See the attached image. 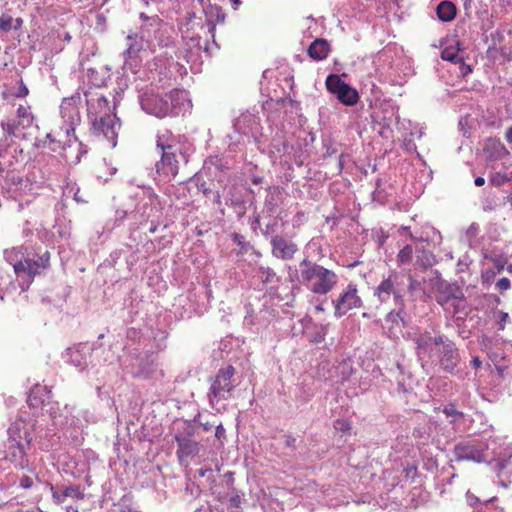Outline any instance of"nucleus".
<instances>
[{"mask_svg":"<svg viewBox=\"0 0 512 512\" xmlns=\"http://www.w3.org/2000/svg\"><path fill=\"white\" fill-rule=\"evenodd\" d=\"M344 154H340L338 157V172L340 173L344 167Z\"/></svg>","mask_w":512,"mask_h":512,"instance_id":"nucleus-54","label":"nucleus"},{"mask_svg":"<svg viewBox=\"0 0 512 512\" xmlns=\"http://www.w3.org/2000/svg\"><path fill=\"white\" fill-rule=\"evenodd\" d=\"M242 501H243L242 496L239 495L237 492H234L233 495L229 499V504L232 507L238 508L241 506Z\"/></svg>","mask_w":512,"mask_h":512,"instance_id":"nucleus-46","label":"nucleus"},{"mask_svg":"<svg viewBox=\"0 0 512 512\" xmlns=\"http://www.w3.org/2000/svg\"><path fill=\"white\" fill-rule=\"evenodd\" d=\"M473 512H491V511H490V507L487 504H484L480 508L476 509Z\"/></svg>","mask_w":512,"mask_h":512,"instance_id":"nucleus-60","label":"nucleus"},{"mask_svg":"<svg viewBox=\"0 0 512 512\" xmlns=\"http://www.w3.org/2000/svg\"><path fill=\"white\" fill-rule=\"evenodd\" d=\"M304 266L301 273L302 286L317 295H326L331 292L338 283V275L308 258L302 260Z\"/></svg>","mask_w":512,"mask_h":512,"instance_id":"nucleus-4","label":"nucleus"},{"mask_svg":"<svg viewBox=\"0 0 512 512\" xmlns=\"http://www.w3.org/2000/svg\"><path fill=\"white\" fill-rule=\"evenodd\" d=\"M140 18L144 20V24L141 26L140 32H142L146 28V33H148V26H152V28L154 29H157L161 26V20L156 16L149 17L145 13H141Z\"/></svg>","mask_w":512,"mask_h":512,"instance_id":"nucleus-36","label":"nucleus"},{"mask_svg":"<svg viewBox=\"0 0 512 512\" xmlns=\"http://www.w3.org/2000/svg\"><path fill=\"white\" fill-rule=\"evenodd\" d=\"M444 339V335L432 336L428 331L417 334L414 338V343L419 360H431Z\"/></svg>","mask_w":512,"mask_h":512,"instance_id":"nucleus-11","label":"nucleus"},{"mask_svg":"<svg viewBox=\"0 0 512 512\" xmlns=\"http://www.w3.org/2000/svg\"><path fill=\"white\" fill-rule=\"evenodd\" d=\"M161 209L158 196L151 194L148 201L138 208V212L141 213L144 219L148 220L150 218H158L161 214Z\"/></svg>","mask_w":512,"mask_h":512,"instance_id":"nucleus-26","label":"nucleus"},{"mask_svg":"<svg viewBox=\"0 0 512 512\" xmlns=\"http://www.w3.org/2000/svg\"><path fill=\"white\" fill-rule=\"evenodd\" d=\"M454 456L457 461L481 462L485 460L482 449L473 442L457 444L454 448Z\"/></svg>","mask_w":512,"mask_h":512,"instance_id":"nucleus-20","label":"nucleus"},{"mask_svg":"<svg viewBox=\"0 0 512 512\" xmlns=\"http://www.w3.org/2000/svg\"><path fill=\"white\" fill-rule=\"evenodd\" d=\"M285 446L295 449L296 448V439L293 436H286L285 438Z\"/></svg>","mask_w":512,"mask_h":512,"instance_id":"nucleus-50","label":"nucleus"},{"mask_svg":"<svg viewBox=\"0 0 512 512\" xmlns=\"http://www.w3.org/2000/svg\"><path fill=\"white\" fill-rule=\"evenodd\" d=\"M3 131V143L0 144V149L8 148L12 143L14 138L20 136L22 129V124H19V120L17 118H8L6 120H2L0 124Z\"/></svg>","mask_w":512,"mask_h":512,"instance_id":"nucleus-22","label":"nucleus"},{"mask_svg":"<svg viewBox=\"0 0 512 512\" xmlns=\"http://www.w3.org/2000/svg\"><path fill=\"white\" fill-rule=\"evenodd\" d=\"M33 424L23 420L22 418L16 419L7 430L8 439L10 442L18 443H31Z\"/></svg>","mask_w":512,"mask_h":512,"instance_id":"nucleus-19","label":"nucleus"},{"mask_svg":"<svg viewBox=\"0 0 512 512\" xmlns=\"http://www.w3.org/2000/svg\"><path fill=\"white\" fill-rule=\"evenodd\" d=\"M474 183L476 186L480 187V186L484 185L485 179L481 176L476 177Z\"/></svg>","mask_w":512,"mask_h":512,"instance_id":"nucleus-61","label":"nucleus"},{"mask_svg":"<svg viewBox=\"0 0 512 512\" xmlns=\"http://www.w3.org/2000/svg\"><path fill=\"white\" fill-rule=\"evenodd\" d=\"M408 285H407V288H408V291L413 293L415 290H417L418 288H420V283L414 279L410 274L408 275Z\"/></svg>","mask_w":512,"mask_h":512,"instance_id":"nucleus-48","label":"nucleus"},{"mask_svg":"<svg viewBox=\"0 0 512 512\" xmlns=\"http://www.w3.org/2000/svg\"><path fill=\"white\" fill-rule=\"evenodd\" d=\"M276 227H277V222L268 223L265 226V228L262 230L263 235L265 237L272 236L276 231Z\"/></svg>","mask_w":512,"mask_h":512,"instance_id":"nucleus-47","label":"nucleus"},{"mask_svg":"<svg viewBox=\"0 0 512 512\" xmlns=\"http://www.w3.org/2000/svg\"><path fill=\"white\" fill-rule=\"evenodd\" d=\"M496 288L500 293H503L504 291H507L510 288V280L506 277H503L499 279L496 282Z\"/></svg>","mask_w":512,"mask_h":512,"instance_id":"nucleus-44","label":"nucleus"},{"mask_svg":"<svg viewBox=\"0 0 512 512\" xmlns=\"http://www.w3.org/2000/svg\"><path fill=\"white\" fill-rule=\"evenodd\" d=\"M443 413L447 417H452L453 418L452 421H455L457 418L463 417V413L458 411L454 404H449V405L445 406L443 409Z\"/></svg>","mask_w":512,"mask_h":512,"instance_id":"nucleus-40","label":"nucleus"},{"mask_svg":"<svg viewBox=\"0 0 512 512\" xmlns=\"http://www.w3.org/2000/svg\"><path fill=\"white\" fill-rule=\"evenodd\" d=\"M471 364L473 365V367H475L476 369L480 368L481 365H482V361L480 360L479 357H474L472 360H471Z\"/></svg>","mask_w":512,"mask_h":512,"instance_id":"nucleus-57","label":"nucleus"},{"mask_svg":"<svg viewBox=\"0 0 512 512\" xmlns=\"http://www.w3.org/2000/svg\"><path fill=\"white\" fill-rule=\"evenodd\" d=\"M93 348L89 344H79L75 347L66 349L64 359L73 366L84 370L90 363Z\"/></svg>","mask_w":512,"mask_h":512,"instance_id":"nucleus-16","label":"nucleus"},{"mask_svg":"<svg viewBox=\"0 0 512 512\" xmlns=\"http://www.w3.org/2000/svg\"><path fill=\"white\" fill-rule=\"evenodd\" d=\"M457 291V287L449 283L442 282L437 287L435 299L442 307L451 304L454 306V313H458L460 308L464 306V301L462 299H458V296L456 295Z\"/></svg>","mask_w":512,"mask_h":512,"instance_id":"nucleus-17","label":"nucleus"},{"mask_svg":"<svg viewBox=\"0 0 512 512\" xmlns=\"http://www.w3.org/2000/svg\"><path fill=\"white\" fill-rule=\"evenodd\" d=\"M94 134L102 136L112 147L117 144L118 130L120 128L119 119L115 114L101 115V118L90 119Z\"/></svg>","mask_w":512,"mask_h":512,"instance_id":"nucleus-9","label":"nucleus"},{"mask_svg":"<svg viewBox=\"0 0 512 512\" xmlns=\"http://www.w3.org/2000/svg\"><path fill=\"white\" fill-rule=\"evenodd\" d=\"M16 118L19 120V124H22V129L30 127L33 123V115L30 111V107L19 105Z\"/></svg>","mask_w":512,"mask_h":512,"instance_id":"nucleus-33","label":"nucleus"},{"mask_svg":"<svg viewBox=\"0 0 512 512\" xmlns=\"http://www.w3.org/2000/svg\"><path fill=\"white\" fill-rule=\"evenodd\" d=\"M437 353L441 368L446 372L453 373L460 361L459 352L454 342L445 337Z\"/></svg>","mask_w":512,"mask_h":512,"instance_id":"nucleus-13","label":"nucleus"},{"mask_svg":"<svg viewBox=\"0 0 512 512\" xmlns=\"http://www.w3.org/2000/svg\"><path fill=\"white\" fill-rule=\"evenodd\" d=\"M30 444L7 441L6 451L0 457L14 464L16 468L25 469L28 467L27 450Z\"/></svg>","mask_w":512,"mask_h":512,"instance_id":"nucleus-15","label":"nucleus"},{"mask_svg":"<svg viewBox=\"0 0 512 512\" xmlns=\"http://www.w3.org/2000/svg\"><path fill=\"white\" fill-rule=\"evenodd\" d=\"M127 48L123 52L124 57V68H129L133 70V62L138 57L139 53L144 49V42H152V37L148 34L146 35V28L140 32V35H128L127 38Z\"/></svg>","mask_w":512,"mask_h":512,"instance_id":"nucleus-12","label":"nucleus"},{"mask_svg":"<svg viewBox=\"0 0 512 512\" xmlns=\"http://www.w3.org/2000/svg\"><path fill=\"white\" fill-rule=\"evenodd\" d=\"M233 240L235 243H237L239 246H241L242 248H244L246 242H245V239L242 235L240 234H233Z\"/></svg>","mask_w":512,"mask_h":512,"instance_id":"nucleus-51","label":"nucleus"},{"mask_svg":"<svg viewBox=\"0 0 512 512\" xmlns=\"http://www.w3.org/2000/svg\"><path fill=\"white\" fill-rule=\"evenodd\" d=\"M405 287L404 274L393 270L374 288L373 295L380 303H386L393 298L395 305H402Z\"/></svg>","mask_w":512,"mask_h":512,"instance_id":"nucleus-5","label":"nucleus"},{"mask_svg":"<svg viewBox=\"0 0 512 512\" xmlns=\"http://www.w3.org/2000/svg\"><path fill=\"white\" fill-rule=\"evenodd\" d=\"M235 375V368L228 365L220 368L214 376L208 379L207 400L212 409L218 412L226 410V402L239 384Z\"/></svg>","mask_w":512,"mask_h":512,"instance_id":"nucleus-3","label":"nucleus"},{"mask_svg":"<svg viewBox=\"0 0 512 512\" xmlns=\"http://www.w3.org/2000/svg\"><path fill=\"white\" fill-rule=\"evenodd\" d=\"M33 485V480L29 476H23L20 479V486L24 489L31 488Z\"/></svg>","mask_w":512,"mask_h":512,"instance_id":"nucleus-49","label":"nucleus"},{"mask_svg":"<svg viewBox=\"0 0 512 512\" xmlns=\"http://www.w3.org/2000/svg\"><path fill=\"white\" fill-rule=\"evenodd\" d=\"M28 93H29V90H28L27 86L21 80L19 82V85L16 88L15 92L13 93V95L17 98H23V97H26L28 95Z\"/></svg>","mask_w":512,"mask_h":512,"instance_id":"nucleus-42","label":"nucleus"},{"mask_svg":"<svg viewBox=\"0 0 512 512\" xmlns=\"http://www.w3.org/2000/svg\"><path fill=\"white\" fill-rule=\"evenodd\" d=\"M413 436L416 438L423 439V441L421 442L422 444H424L425 441L428 440V438H429V435L427 434L425 427L415 428L413 431Z\"/></svg>","mask_w":512,"mask_h":512,"instance_id":"nucleus-45","label":"nucleus"},{"mask_svg":"<svg viewBox=\"0 0 512 512\" xmlns=\"http://www.w3.org/2000/svg\"><path fill=\"white\" fill-rule=\"evenodd\" d=\"M42 147H48L52 151L56 152L58 149L62 148L61 142L56 140L51 133L46 135V139L42 141Z\"/></svg>","mask_w":512,"mask_h":512,"instance_id":"nucleus-38","label":"nucleus"},{"mask_svg":"<svg viewBox=\"0 0 512 512\" xmlns=\"http://www.w3.org/2000/svg\"><path fill=\"white\" fill-rule=\"evenodd\" d=\"M74 199L79 203L86 202V200L79 195V189L74 193Z\"/></svg>","mask_w":512,"mask_h":512,"instance_id":"nucleus-62","label":"nucleus"},{"mask_svg":"<svg viewBox=\"0 0 512 512\" xmlns=\"http://www.w3.org/2000/svg\"><path fill=\"white\" fill-rule=\"evenodd\" d=\"M55 422H56V424H59V425H74L75 424L74 418H72L70 420L66 419V421H61V420L55 419Z\"/></svg>","mask_w":512,"mask_h":512,"instance_id":"nucleus-56","label":"nucleus"},{"mask_svg":"<svg viewBox=\"0 0 512 512\" xmlns=\"http://www.w3.org/2000/svg\"><path fill=\"white\" fill-rule=\"evenodd\" d=\"M251 122H255V117L252 114H242L235 122V127L242 133L246 134V126H249Z\"/></svg>","mask_w":512,"mask_h":512,"instance_id":"nucleus-35","label":"nucleus"},{"mask_svg":"<svg viewBox=\"0 0 512 512\" xmlns=\"http://www.w3.org/2000/svg\"><path fill=\"white\" fill-rule=\"evenodd\" d=\"M387 323H391L396 326H406L408 323V315L405 312V304L402 302V305H396V309L391 310L385 318Z\"/></svg>","mask_w":512,"mask_h":512,"instance_id":"nucleus-30","label":"nucleus"},{"mask_svg":"<svg viewBox=\"0 0 512 512\" xmlns=\"http://www.w3.org/2000/svg\"><path fill=\"white\" fill-rule=\"evenodd\" d=\"M413 255V248L410 245L404 246L397 255V263L399 266L405 265L411 262Z\"/></svg>","mask_w":512,"mask_h":512,"instance_id":"nucleus-34","label":"nucleus"},{"mask_svg":"<svg viewBox=\"0 0 512 512\" xmlns=\"http://www.w3.org/2000/svg\"><path fill=\"white\" fill-rule=\"evenodd\" d=\"M6 259L13 265L14 272L18 277L23 278L27 276V279H23L20 283L22 291L27 290L34 277L40 275L42 272L47 270L50 266V252L45 251L41 255H30L24 256L22 248H13L12 250L5 251Z\"/></svg>","mask_w":512,"mask_h":512,"instance_id":"nucleus-2","label":"nucleus"},{"mask_svg":"<svg viewBox=\"0 0 512 512\" xmlns=\"http://www.w3.org/2000/svg\"><path fill=\"white\" fill-rule=\"evenodd\" d=\"M505 139L508 143H512V126L507 129Z\"/></svg>","mask_w":512,"mask_h":512,"instance_id":"nucleus-58","label":"nucleus"},{"mask_svg":"<svg viewBox=\"0 0 512 512\" xmlns=\"http://www.w3.org/2000/svg\"><path fill=\"white\" fill-rule=\"evenodd\" d=\"M334 315L337 318L344 316L348 311L362 306V300L358 295L357 286L348 284L339 294L338 298L332 301Z\"/></svg>","mask_w":512,"mask_h":512,"instance_id":"nucleus-10","label":"nucleus"},{"mask_svg":"<svg viewBox=\"0 0 512 512\" xmlns=\"http://www.w3.org/2000/svg\"><path fill=\"white\" fill-rule=\"evenodd\" d=\"M14 19L8 14L0 16V30L7 32L13 28Z\"/></svg>","mask_w":512,"mask_h":512,"instance_id":"nucleus-39","label":"nucleus"},{"mask_svg":"<svg viewBox=\"0 0 512 512\" xmlns=\"http://www.w3.org/2000/svg\"><path fill=\"white\" fill-rule=\"evenodd\" d=\"M183 147L172 134L170 130L164 129L158 131L156 135V149L159 152L163 151H176L177 148Z\"/></svg>","mask_w":512,"mask_h":512,"instance_id":"nucleus-25","label":"nucleus"},{"mask_svg":"<svg viewBox=\"0 0 512 512\" xmlns=\"http://www.w3.org/2000/svg\"><path fill=\"white\" fill-rule=\"evenodd\" d=\"M79 101V95H74L64 98L60 105V114L64 123L62 129L67 136H70V133H73L75 127L81 122Z\"/></svg>","mask_w":512,"mask_h":512,"instance_id":"nucleus-8","label":"nucleus"},{"mask_svg":"<svg viewBox=\"0 0 512 512\" xmlns=\"http://www.w3.org/2000/svg\"><path fill=\"white\" fill-rule=\"evenodd\" d=\"M175 441L178 445L177 457L180 462H183L199 452V443L187 435L177 434L175 435Z\"/></svg>","mask_w":512,"mask_h":512,"instance_id":"nucleus-23","label":"nucleus"},{"mask_svg":"<svg viewBox=\"0 0 512 512\" xmlns=\"http://www.w3.org/2000/svg\"><path fill=\"white\" fill-rule=\"evenodd\" d=\"M139 98L142 110L160 119L178 116L190 107L186 92L181 90H172L164 95L147 90Z\"/></svg>","mask_w":512,"mask_h":512,"instance_id":"nucleus-1","label":"nucleus"},{"mask_svg":"<svg viewBox=\"0 0 512 512\" xmlns=\"http://www.w3.org/2000/svg\"><path fill=\"white\" fill-rule=\"evenodd\" d=\"M149 32L146 35H150L152 37V41L156 38V33L160 30V27L157 29L152 28V26H148Z\"/></svg>","mask_w":512,"mask_h":512,"instance_id":"nucleus-55","label":"nucleus"},{"mask_svg":"<svg viewBox=\"0 0 512 512\" xmlns=\"http://www.w3.org/2000/svg\"><path fill=\"white\" fill-rule=\"evenodd\" d=\"M506 181H508V178L506 175H503L501 173H496L494 174L491 178H490V182L491 184L495 185V186H501L502 184H504Z\"/></svg>","mask_w":512,"mask_h":512,"instance_id":"nucleus-43","label":"nucleus"},{"mask_svg":"<svg viewBox=\"0 0 512 512\" xmlns=\"http://www.w3.org/2000/svg\"><path fill=\"white\" fill-rule=\"evenodd\" d=\"M257 277L261 280L262 283L265 284H273L280 281L279 276L272 268L263 265L258 267Z\"/></svg>","mask_w":512,"mask_h":512,"instance_id":"nucleus-32","label":"nucleus"},{"mask_svg":"<svg viewBox=\"0 0 512 512\" xmlns=\"http://www.w3.org/2000/svg\"><path fill=\"white\" fill-rule=\"evenodd\" d=\"M492 468L496 471L501 479V483L503 486L507 487V483H505L503 478H508L512 476V453L501 460H497Z\"/></svg>","mask_w":512,"mask_h":512,"instance_id":"nucleus-29","label":"nucleus"},{"mask_svg":"<svg viewBox=\"0 0 512 512\" xmlns=\"http://www.w3.org/2000/svg\"><path fill=\"white\" fill-rule=\"evenodd\" d=\"M89 119L101 118V115H112L109 100L98 91L85 92Z\"/></svg>","mask_w":512,"mask_h":512,"instance_id":"nucleus-14","label":"nucleus"},{"mask_svg":"<svg viewBox=\"0 0 512 512\" xmlns=\"http://www.w3.org/2000/svg\"><path fill=\"white\" fill-rule=\"evenodd\" d=\"M334 428L337 431H340L342 433H346V432H348L351 429V425H350L349 421H347L345 419H337L334 422Z\"/></svg>","mask_w":512,"mask_h":512,"instance_id":"nucleus-41","label":"nucleus"},{"mask_svg":"<svg viewBox=\"0 0 512 512\" xmlns=\"http://www.w3.org/2000/svg\"><path fill=\"white\" fill-rule=\"evenodd\" d=\"M329 51V43L325 39H316L310 44L308 55L312 59L320 61L328 56Z\"/></svg>","mask_w":512,"mask_h":512,"instance_id":"nucleus-28","label":"nucleus"},{"mask_svg":"<svg viewBox=\"0 0 512 512\" xmlns=\"http://www.w3.org/2000/svg\"><path fill=\"white\" fill-rule=\"evenodd\" d=\"M486 158L490 161L502 160L509 155V151L499 139L489 138L483 148Z\"/></svg>","mask_w":512,"mask_h":512,"instance_id":"nucleus-24","label":"nucleus"},{"mask_svg":"<svg viewBox=\"0 0 512 512\" xmlns=\"http://www.w3.org/2000/svg\"><path fill=\"white\" fill-rule=\"evenodd\" d=\"M51 492L54 502L60 504L64 502L66 498L82 499L84 497L78 486H68L58 491L51 486Z\"/></svg>","mask_w":512,"mask_h":512,"instance_id":"nucleus-27","label":"nucleus"},{"mask_svg":"<svg viewBox=\"0 0 512 512\" xmlns=\"http://www.w3.org/2000/svg\"><path fill=\"white\" fill-rule=\"evenodd\" d=\"M303 268H304V266L302 265V261L299 263V267L298 268L297 267H293V266H288L287 267V271H288L289 281L290 282H297L300 285H302L301 273L303 271Z\"/></svg>","mask_w":512,"mask_h":512,"instance_id":"nucleus-37","label":"nucleus"},{"mask_svg":"<svg viewBox=\"0 0 512 512\" xmlns=\"http://www.w3.org/2000/svg\"><path fill=\"white\" fill-rule=\"evenodd\" d=\"M509 318L508 314L505 312H500V322L505 323Z\"/></svg>","mask_w":512,"mask_h":512,"instance_id":"nucleus-64","label":"nucleus"},{"mask_svg":"<svg viewBox=\"0 0 512 512\" xmlns=\"http://www.w3.org/2000/svg\"><path fill=\"white\" fill-rule=\"evenodd\" d=\"M272 255L281 260H291L298 251V246L291 240L285 239L281 235L271 237Z\"/></svg>","mask_w":512,"mask_h":512,"instance_id":"nucleus-18","label":"nucleus"},{"mask_svg":"<svg viewBox=\"0 0 512 512\" xmlns=\"http://www.w3.org/2000/svg\"><path fill=\"white\" fill-rule=\"evenodd\" d=\"M40 389H41V387L36 386V387L32 390V392H31V394H30V396H29V398H28V401L30 402V405H34V404H33V402H32V394H34V393H38V391H39Z\"/></svg>","mask_w":512,"mask_h":512,"instance_id":"nucleus-63","label":"nucleus"},{"mask_svg":"<svg viewBox=\"0 0 512 512\" xmlns=\"http://www.w3.org/2000/svg\"><path fill=\"white\" fill-rule=\"evenodd\" d=\"M438 18L443 22H450L456 16V6L450 1H442L436 9Z\"/></svg>","mask_w":512,"mask_h":512,"instance_id":"nucleus-31","label":"nucleus"},{"mask_svg":"<svg viewBox=\"0 0 512 512\" xmlns=\"http://www.w3.org/2000/svg\"><path fill=\"white\" fill-rule=\"evenodd\" d=\"M224 434H225V429L223 428L222 425H218L216 427L215 436L217 438H221Z\"/></svg>","mask_w":512,"mask_h":512,"instance_id":"nucleus-53","label":"nucleus"},{"mask_svg":"<svg viewBox=\"0 0 512 512\" xmlns=\"http://www.w3.org/2000/svg\"><path fill=\"white\" fill-rule=\"evenodd\" d=\"M462 51L463 48H461L460 43L456 41L453 45L446 46L441 51V58L454 64H460V73L463 76H466L472 72V69L469 65L464 63V58L460 55V52Z\"/></svg>","mask_w":512,"mask_h":512,"instance_id":"nucleus-21","label":"nucleus"},{"mask_svg":"<svg viewBox=\"0 0 512 512\" xmlns=\"http://www.w3.org/2000/svg\"><path fill=\"white\" fill-rule=\"evenodd\" d=\"M22 24H23V20L21 18L14 19L13 29L17 30V29L21 28Z\"/></svg>","mask_w":512,"mask_h":512,"instance_id":"nucleus-59","label":"nucleus"},{"mask_svg":"<svg viewBox=\"0 0 512 512\" xmlns=\"http://www.w3.org/2000/svg\"><path fill=\"white\" fill-rule=\"evenodd\" d=\"M466 499L469 505H474L478 502V498L470 492H467Z\"/></svg>","mask_w":512,"mask_h":512,"instance_id":"nucleus-52","label":"nucleus"},{"mask_svg":"<svg viewBox=\"0 0 512 512\" xmlns=\"http://www.w3.org/2000/svg\"><path fill=\"white\" fill-rule=\"evenodd\" d=\"M327 90L344 105L353 106L359 100L358 92L343 81L339 75L330 74L325 81Z\"/></svg>","mask_w":512,"mask_h":512,"instance_id":"nucleus-7","label":"nucleus"},{"mask_svg":"<svg viewBox=\"0 0 512 512\" xmlns=\"http://www.w3.org/2000/svg\"><path fill=\"white\" fill-rule=\"evenodd\" d=\"M160 153V160L155 164L156 173L164 180L170 181L178 175L180 166L188 162V155L184 147Z\"/></svg>","mask_w":512,"mask_h":512,"instance_id":"nucleus-6","label":"nucleus"}]
</instances>
